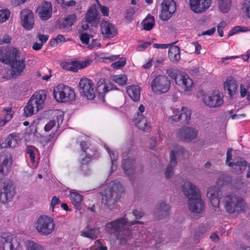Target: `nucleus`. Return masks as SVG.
Masks as SVG:
<instances>
[{"instance_id": "obj_1", "label": "nucleus", "mask_w": 250, "mask_h": 250, "mask_svg": "<svg viewBox=\"0 0 250 250\" xmlns=\"http://www.w3.org/2000/svg\"><path fill=\"white\" fill-rule=\"evenodd\" d=\"M129 215H125L123 217L107 223L105 226V231L109 234H114L119 243L125 244L132 237L130 228L135 224H143L141 221L129 220Z\"/></svg>"}, {"instance_id": "obj_2", "label": "nucleus", "mask_w": 250, "mask_h": 250, "mask_svg": "<svg viewBox=\"0 0 250 250\" xmlns=\"http://www.w3.org/2000/svg\"><path fill=\"white\" fill-rule=\"evenodd\" d=\"M102 194V201L108 208L112 209L117 201L124 191L122 185L117 181H112L104 186Z\"/></svg>"}, {"instance_id": "obj_3", "label": "nucleus", "mask_w": 250, "mask_h": 250, "mask_svg": "<svg viewBox=\"0 0 250 250\" xmlns=\"http://www.w3.org/2000/svg\"><path fill=\"white\" fill-rule=\"evenodd\" d=\"M46 98L45 91H39L34 93L30 98L24 108V115L30 117L42 109Z\"/></svg>"}, {"instance_id": "obj_4", "label": "nucleus", "mask_w": 250, "mask_h": 250, "mask_svg": "<svg viewBox=\"0 0 250 250\" xmlns=\"http://www.w3.org/2000/svg\"><path fill=\"white\" fill-rule=\"evenodd\" d=\"M55 227L53 218L48 215H41L35 223L36 230L40 235L43 236L52 234L55 229Z\"/></svg>"}, {"instance_id": "obj_5", "label": "nucleus", "mask_w": 250, "mask_h": 250, "mask_svg": "<svg viewBox=\"0 0 250 250\" xmlns=\"http://www.w3.org/2000/svg\"><path fill=\"white\" fill-rule=\"evenodd\" d=\"M223 201L226 211L229 213L244 211L246 207L243 200L233 193L224 196Z\"/></svg>"}, {"instance_id": "obj_6", "label": "nucleus", "mask_w": 250, "mask_h": 250, "mask_svg": "<svg viewBox=\"0 0 250 250\" xmlns=\"http://www.w3.org/2000/svg\"><path fill=\"white\" fill-rule=\"evenodd\" d=\"M54 97L59 103L71 102L74 101L76 95L74 90L71 87L60 84L54 89Z\"/></svg>"}, {"instance_id": "obj_7", "label": "nucleus", "mask_w": 250, "mask_h": 250, "mask_svg": "<svg viewBox=\"0 0 250 250\" xmlns=\"http://www.w3.org/2000/svg\"><path fill=\"white\" fill-rule=\"evenodd\" d=\"M224 96L222 92L215 90L205 93L202 97L204 104L211 108H219L224 104Z\"/></svg>"}, {"instance_id": "obj_8", "label": "nucleus", "mask_w": 250, "mask_h": 250, "mask_svg": "<svg viewBox=\"0 0 250 250\" xmlns=\"http://www.w3.org/2000/svg\"><path fill=\"white\" fill-rule=\"evenodd\" d=\"M79 90L82 96L87 100H93L96 96V89L94 83L88 78H83L80 80Z\"/></svg>"}, {"instance_id": "obj_9", "label": "nucleus", "mask_w": 250, "mask_h": 250, "mask_svg": "<svg viewBox=\"0 0 250 250\" xmlns=\"http://www.w3.org/2000/svg\"><path fill=\"white\" fill-rule=\"evenodd\" d=\"M14 59L11 60L10 62H8L11 66V70L4 69V73H6V71L7 72L3 77L7 79L16 78L21 75L25 69V64L23 60L15 61Z\"/></svg>"}, {"instance_id": "obj_10", "label": "nucleus", "mask_w": 250, "mask_h": 250, "mask_svg": "<svg viewBox=\"0 0 250 250\" xmlns=\"http://www.w3.org/2000/svg\"><path fill=\"white\" fill-rule=\"evenodd\" d=\"M170 85V82L167 77L159 76L152 81L151 89L154 92L164 93L169 90Z\"/></svg>"}, {"instance_id": "obj_11", "label": "nucleus", "mask_w": 250, "mask_h": 250, "mask_svg": "<svg viewBox=\"0 0 250 250\" xmlns=\"http://www.w3.org/2000/svg\"><path fill=\"white\" fill-rule=\"evenodd\" d=\"M21 23L26 30H31L35 24V16L33 12L29 9L22 10L20 14Z\"/></svg>"}, {"instance_id": "obj_12", "label": "nucleus", "mask_w": 250, "mask_h": 250, "mask_svg": "<svg viewBox=\"0 0 250 250\" xmlns=\"http://www.w3.org/2000/svg\"><path fill=\"white\" fill-rule=\"evenodd\" d=\"M173 115L168 118V122H177L180 120L188 123L190 119L191 110L188 107H183L180 109H172Z\"/></svg>"}, {"instance_id": "obj_13", "label": "nucleus", "mask_w": 250, "mask_h": 250, "mask_svg": "<svg viewBox=\"0 0 250 250\" xmlns=\"http://www.w3.org/2000/svg\"><path fill=\"white\" fill-rule=\"evenodd\" d=\"M184 153L183 149L179 146H176L170 155V164L167 167L165 176L167 178H170L174 174V168L177 165V158H179Z\"/></svg>"}, {"instance_id": "obj_14", "label": "nucleus", "mask_w": 250, "mask_h": 250, "mask_svg": "<svg viewBox=\"0 0 250 250\" xmlns=\"http://www.w3.org/2000/svg\"><path fill=\"white\" fill-rule=\"evenodd\" d=\"M4 250H16L20 246L18 239L9 232H3L1 235Z\"/></svg>"}, {"instance_id": "obj_15", "label": "nucleus", "mask_w": 250, "mask_h": 250, "mask_svg": "<svg viewBox=\"0 0 250 250\" xmlns=\"http://www.w3.org/2000/svg\"><path fill=\"white\" fill-rule=\"evenodd\" d=\"M176 10V3L173 0H163L160 18L163 21L169 19Z\"/></svg>"}, {"instance_id": "obj_16", "label": "nucleus", "mask_w": 250, "mask_h": 250, "mask_svg": "<svg viewBox=\"0 0 250 250\" xmlns=\"http://www.w3.org/2000/svg\"><path fill=\"white\" fill-rule=\"evenodd\" d=\"M212 2V0H189V6L194 13L201 14L209 8Z\"/></svg>"}, {"instance_id": "obj_17", "label": "nucleus", "mask_w": 250, "mask_h": 250, "mask_svg": "<svg viewBox=\"0 0 250 250\" xmlns=\"http://www.w3.org/2000/svg\"><path fill=\"white\" fill-rule=\"evenodd\" d=\"M12 164V157L9 153L0 154V180L3 179L8 173Z\"/></svg>"}, {"instance_id": "obj_18", "label": "nucleus", "mask_w": 250, "mask_h": 250, "mask_svg": "<svg viewBox=\"0 0 250 250\" xmlns=\"http://www.w3.org/2000/svg\"><path fill=\"white\" fill-rule=\"evenodd\" d=\"M13 195L12 187L9 182H0V202L8 203L12 199Z\"/></svg>"}, {"instance_id": "obj_19", "label": "nucleus", "mask_w": 250, "mask_h": 250, "mask_svg": "<svg viewBox=\"0 0 250 250\" xmlns=\"http://www.w3.org/2000/svg\"><path fill=\"white\" fill-rule=\"evenodd\" d=\"M188 204L189 210L193 213L201 214L205 210V203L201 198V194L188 200Z\"/></svg>"}, {"instance_id": "obj_20", "label": "nucleus", "mask_w": 250, "mask_h": 250, "mask_svg": "<svg viewBox=\"0 0 250 250\" xmlns=\"http://www.w3.org/2000/svg\"><path fill=\"white\" fill-rule=\"evenodd\" d=\"M53 119L48 122L44 126L45 131L54 129L56 130L63 120V112L61 110H56L53 112Z\"/></svg>"}, {"instance_id": "obj_21", "label": "nucleus", "mask_w": 250, "mask_h": 250, "mask_svg": "<svg viewBox=\"0 0 250 250\" xmlns=\"http://www.w3.org/2000/svg\"><path fill=\"white\" fill-rule=\"evenodd\" d=\"M232 149L231 148H228L227 152V159L226 164L229 167L237 166L239 168L240 172H241L243 170H245L247 166L246 161H245L242 158L238 157L233 159H232Z\"/></svg>"}, {"instance_id": "obj_22", "label": "nucleus", "mask_w": 250, "mask_h": 250, "mask_svg": "<svg viewBox=\"0 0 250 250\" xmlns=\"http://www.w3.org/2000/svg\"><path fill=\"white\" fill-rule=\"evenodd\" d=\"M100 16L97 4H92L88 9L85 16V21L91 26H97L100 21Z\"/></svg>"}, {"instance_id": "obj_23", "label": "nucleus", "mask_w": 250, "mask_h": 250, "mask_svg": "<svg viewBox=\"0 0 250 250\" xmlns=\"http://www.w3.org/2000/svg\"><path fill=\"white\" fill-rule=\"evenodd\" d=\"M182 190L188 200L199 196L201 192L200 189L194 184L190 181H186L183 185Z\"/></svg>"}, {"instance_id": "obj_24", "label": "nucleus", "mask_w": 250, "mask_h": 250, "mask_svg": "<svg viewBox=\"0 0 250 250\" xmlns=\"http://www.w3.org/2000/svg\"><path fill=\"white\" fill-rule=\"evenodd\" d=\"M101 32L104 38L111 39L117 34V30L115 25L109 21L105 20L102 21L101 22Z\"/></svg>"}, {"instance_id": "obj_25", "label": "nucleus", "mask_w": 250, "mask_h": 250, "mask_svg": "<svg viewBox=\"0 0 250 250\" xmlns=\"http://www.w3.org/2000/svg\"><path fill=\"white\" fill-rule=\"evenodd\" d=\"M176 83L185 92L191 91L193 86V80L184 72L179 75Z\"/></svg>"}, {"instance_id": "obj_26", "label": "nucleus", "mask_w": 250, "mask_h": 250, "mask_svg": "<svg viewBox=\"0 0 250 250\" xmlns=\"http://www.w3.org/2000/svg\"><path fill=\"white\" fill-rule=\"evenodd\" d=\"M37 12L40 18L46 21L51 18L52 13V7L51 2L43 1L38 6Z\"/></svg>"}, {"instance_id": "obj_27", "label": "nucleus", "mask_w": 250, "mask_h": 250, "mask_svg": "<svg viewBox=\"0 0 250 250\" xmlns=\"http://www.w3.org/2000/svg\"><path fill=\"white\" fill-rule=\"evenodd\" d=\"M18 54V50L15 47L0 48V61L5 64L8 63L11 60L16 58Z\"/></svg>"}, {"instance_id": "obj_28", "label": "nucleus", "mask_w": 250, "mask_h": 250, "mask_svg": "<svg viewBox=\"0 0 250 250\" xmlns=\"http://www.w3.org/2000/svg\"><path fill=\"white\" fill-rule=\"evenodd\" d=\"M220 191V189L215 186L210 187L207 190V197L211 205L215 208H217L219 207Z\"/></svg>"}, {"instance_id": "obj_29", "label": "nucleus", "mask_w": 250, "mask_h": 250, "mask_svg": "<svg viewBox=\"0 0 250 250\" xmlns=\"http://www.w3.org/2000/svg\"><path fill=\"white\" fill-rule=\"evenodd\" d=\"M177 133L180 139L187 141L193 140L197 136V131L192 127H184L179 130Z\"/></svg>"}, {"instance_id": "obj_30", "label": "nucleus", "mask_w": 250, "mask_h": 250, "mask_svg": "<svg viewBox=\"0 0 250 250\" xmlns=\"http://www.w3.org/2000/svg\"><path fill=\"white\" fill-rule=\"evenodd\" d=\"M81 146L83 150V152L81 156L80 168L81 170L83 171V174L84 175H87L89 171L87 167V164L92 160V157L89 153H87L86 152H85V150L84 149V147L83 143L81 144Z\"/></svg>"}, {"instance_id": "obj_31", "label": "nucleus", "mask_w": 250, "mask_h": 250, "mask_svg": "<svg viewBox=\"0 0 250 250\" xmlns=\"http://www.w3.org/2000/svg\"><path fill=\"white\" fill-rule=\"evenodd\" d=\"M224 88L227 91L229 95L232 97L237 92L238 85L234 78L229 76L227 78L224 83Z\"/></svg>"}, {"instance_id": "obj_32", "label": "nucleus", "mask_w": 250, "mask_h": 250, "mask_svg": "<svg viewBox=\"0 0 250 250\" xmlns=\"http://www.w3.org/2000/svg\"><path fill=\"white\" fill-rule=\"evenodd\" d=\"M133 123L139 129L145 131H148L150 127V124L147 121L146 117L142 114L139 113L134 118Z\"/></svg>"}, {"instance_id": "obj_33", "label": "nucleus", "mask_w": 250, "mask_h": 250, "mask_svg": "<svg viewBox=\"0 0 250 250\" xmlns=\"http://www.w3.org/2000/svg\"><path fill=\"white\" fill-rule=\"evenodd\" d=\"M81 235L83 237L88 238L91 239H95L98 237L100 233L99 228H91L88 225L80 232Z\"/></svg>"}, {"instance_id": "obj_34", "label": "nucleus", "mask_w": 250, "mask_h": 250, "mask_svg": "<svg viewBox=\"0 0 250 250\" xmlns=\"http://www.w3.org/2000/svg\"><path fill=\"white\" fill-rule=\"evenodd\" d=\"M77 17L75 14L68 16L61 21L60 28L64 31L70 30L71 26L76 22Z\"/></svg>"}, {"instance_id": "obj_35", "label": "nucleus", "mask_w": 250, "mask_h": 250, "mask_svg": "<svg viewBox=\"0 0 250 250\" xmlns=\"http://www.w3.org/2000/svg\"><path fill=\"white\" fill-rule=\"evenodd\" d=\"M134 160L133 158H128L123 161L122 167L125 173L129 177L133 175L135 171Z\"/></svg>"}, {"instance_id": "obj_36", "label": "nucleus", "mask_w": 250, "mask_h": 250, "mask_svg": "<svg viewBox=\"0 0 250 250\" xmlns=\"http://www.w3.org/2000/svg\"><path fill=\"white\" fill-rule=\"evenodd\" d=\"M20 143V139L19 136L14 134H10L5 142L1 145L2 147H15L19 146Z\"/></svg>"}, {"instance_id": "obj_37", "label": "nucleus", "mask_w": 250, "mask_h": 250, "mask_svg": "<svg viewBox=\"0 0 250 250\" xmlns=\"http://www.w3.org/2000/svg\"><path fill=\"white\" fill-rule=\"evenodd\" d=\"M129 96L134 101H138L140 98V87L138 85H133L126 87Z\"/></svg>"}, {"instance_id": "obj_38", "label": "nucleus", "mask_w": 250, "mask_h": 250, "mask_svg": "<svg viewBox=\"0 0 250 250\" xmlns=\"http://www.w3.org/2000/svg\"><path fill=\"white\" fill-rule=\"evenodd\" d=\"M168 57L174 62H178L180 60V49L177 46H171L168 50Z\"/></svg>"}, {"instance_id": "obj_39", "label": "nucleus", "mask_w": 250, "mask_h": 250, "mask_svg": "<svg viewBox=\"0 0 250 250\" xmlns=\"http://www.w3.org/2000/svg\"><path fill=\"white\" fill-rule=\"evenodd\" d=\"M219 10L223 13H228L231 7L232 0H217Z\"/></svg>"}, {"instance_id": "obj_40", "label": "nucleus", "mask_w": 250, "mask_h": 250, "mask_svg": "<svg viewBox=\"0 0 250 250\" xmlns=\"http://www.w3.org/2000/svg\"><path fill=\"white\" fill-rule=\"evenodd\" d=\"M38 153V149L34 146H28L26 148V154L29 157L32 165L30 166L32 168L34 169L36 167L35 161V155Z\"/></svg>"}, {"instance_id": "obj_41", "label": "nucleus", "mask_w": 250, "mask_h": 250, "mask_svg": "<svg viewBox=\"0 0 250 250\" xmlns=\"http://www.w3.org/2000/svg\"><path fill=\"white\" fill-rule=\"evenodd\" d=\"M1 114L4 116V118L0 121V126H2L12 118L13 111L11 108L6 107L1 110Z\"/></svg>"}, {"instance_id": "obj_42", "label": "nucleus", "mask_w": 250, "mask_h": 250, "mask_svg": "<svg viewBox=\"0 0 250 250\" xmlns=\"http://www.w3.org/2000/svg\"><path fill=\"white\" fill-rule=\"evenodd\" d=\"M111 84L109 85L105 83V80L104 79H100L97 84L96 92L97 91L100 94H103L110 90H111Z\"/></svg>"}, {"instance_id": "obj_43", "label": "nucleus", "mask_w": 250, "mask_h": 250, "mask_svg": "<svg viewBox=\"0 0 250 250\" xmlns=\"http://www.w3.org/2000/svg\"><path fill=\"white\" fill-rule=\"evenodd\" d=\"M91 62V61L87 60L82 62L78 61L72 62V71L76 72L79 69L85 68L89 66Z\"/></svg>"}, {"instance_id": "obj_44", "label": "nucleus", "mask_w": 250, "mask_h": 250, "mask_svg": "<svg viewBox=\"0 0 250 250\" xmlns=\"http://www.w3.org/2000/svg\"><path fill=\"white\" fill-rule=\"evenodd\" d=\"M69 196L72 203L75 206H79L82 201V196L73 190L70 191Z\"/></svg>"}, {"instance_id": "obj_45", "label": "nucleus", "mask_w": 250, "mask_h": 250, "mask_svg": "<svg viewBox=\"0 0 250 250\" xmlns=\"http://www.w3.org/2000/svg\"><path fill=\"white\" fill-rule=\"evenodd\" d=\"M154 23L155 20L154 17L148 15L143 21L144 29L146 30H150L153 27Z\"/></svg>"}, {"instance_id": "obj_46", "label": "nucleus", "mask_w": 250, "mask_h": 250, "mask_svg": "<svg viewBox=\"0 0 250 250\" xmlns=\"http://www.w3.org/2000/svg\"><path fill=\"white\" fill-rule=\"evenodd\" d=\"M111 80L119 85H124L126 84L127 78L125 74H121L118 75L112 76Z\"/></svg>"}, {"instance_id": "obj_47", "label": "nucleus", "mask_w": 250, "mask_h": 250, "mask_svg": "<svg viewBox=\"0 0 250 250\" xmlns=\"http://www.w3.org/2000/svg\"><path fill=\"white\" fill-rule=\"evenodd\" d=\"M105 148L109 153L110 157L111 159V162H112V166H111V171H113L116 170L117 165L116 163V161L118 157V154L115 151H111L109 149V148L105 146Z\"/></svg>"}, {"instance_id": "obj_48", "label": "nucleus", "mask_w": 250, "mask_h": 250, "mask_svg": "<svg viewBox=\"0 0 250 250\" xmlns=\"http://www.w3.org/2000/svg\"><path fill=\"white\" fill-rule=\"evenodd\" d=\"M240 96L242 98L247 96V99L250 103V82L247 86L242 84L240 85Z\"/></svg>"}, {"instance_id": "obj_49", "label": "nucleus", "mask_w": 250, "mask_h": 250, "mask_svg": "<svg viewBox=\"0 0 250 250\" xmlns=\"http://www.w3.org/2000/svg\"><path fill=\"white\" fill-rule=\"evenodd\" d=\"M26 248L27 250H44L41 245L31 241L26 242Z\"/></svg>"}, {"instance_id": "obj_50", "label": "nucleus", "mask_w": 250, "mask_h": 250, "mask_svg": "<svg viewBox=\"0 0 250 250\" xmlns=\"http://www.w3.org/2000/svg\"><path fill=\"white\" fill-rule=\"evenodd\" d=\"M183 72L180 71L178 69L170 68L167 70V73L172 79L174 80L175 83L179 76Z\"/></svg>"}, {"instance_id": "obj_51", "label": "nucleus", "mask_w": 250, "mask_h": 250, "mask_svg": "<svg viewBox=\"0 0 250 250\" xmlns=\"http://www.w3.org/2000/svg\"><path fill=\"white\" fill-rule=\"evenodd\" d=\"M10 11L7 8L0 10V24L6 21L10 18Z\"/></svg>"}, {"instance_id": "obj_52", "label": "nucleus", "mask_w": 250, "mask_h": 250, "mask_svg": "<svg viewBox=\"0 0 250 250\" xmlns=\"http://www.w3.org/2000/svg\"><path fill=\"white\" fill-rule=\"evenodd\" d=\"M83 250H107V248L103 244L102 240L96 241L90 249H86Z\"/></svg>"}, {"instance_id": "obj_53", "label": "nucleus", "mask_w": 250, "mask_h": 250, "mask_svg": "<svg viewBox=\"0 0 250 250\" xmlns=\"http://www.w3.org/2000/svg\"><path fill=\"white\" fill-rule=\"evenodd\" d=\"M242 10L246 16L250 19V0H244L242 4Z\"/></svg>"}, {"instance_id": "obj_54", "label": "nucleus", "mask_w": 250, "mask_h": 250, "mask_svg": "<svg viewBox=\"0 0 250 250\" xmlns=\"http://www.w3.org/2000/svg\"><path fill=\"white\" fill-rule=\"evenodd\" d=\"M249 31V29L247 27H243L241 26H236L233 27L229 33V37L232 36L239 32H245Z\"/></svg>"}, {"instance_id": "obj_55", "label": "nucleus", "mask_w": 250, "mask_h": 250, "mask_svg": "<svg viewBox=\"0 0 250 250\" xmlns=\"http://www.w3.org/2000/svg\"><path fill=\"white\" fill-rule=\"evenodd\" d=\"M137 8L136 7H129L125 14V18L126 20L130 21L133 18V17L135 14V13L137 11Z\"/></svg>"}, {"instance_id": "obj_56", "label": "nucleus", "mask_w": 250, "mask_h": 250, "mask_svg": "<svg viewBox=\"0 0 250 250\" xmlns=\"http://www.w3.org/2000/svg\"><path fill=\"white\" fill-rule=\"evenodd\" d=\"M126 63V59L125 58H121L118 61L115 62L111 64V67L119 69L125 65Z\"/></svg>"}, {"instance_id": "obj_57", "label": "nucleus", "mask_w": 250, "mask_h": 250, "mask_svg": "<svg viewBox=\"0 0 250 250\" xmlns=\"http://www.w3.org/2000/svg\"><path fill=\"white\" fill-rule=\"evenodd\" d=\"M96 1L97 2L98 6L99 7L100 11H101V13L102 14L103 16H104V17H108L109 16V8L105 6L101 5L99 3L98 0H96Z\"/></svg>"}, {"instance_id": "obj_58", "label": "nucleus", "mask_w": 250, "mask_h": 250, "mask_svg": "<svg viewBox=\"0 0 250 250\" xmlns=\"http://www.w3.org/2000/svg\"><path fill=\"white\" fill-rule=\"evenodd\" d=\"M92 37V35H90L87 33H83L80 35V39L83 43L88 44L90 38Z\"/></svg>"}, {"instance_id": "obj_59", "label": "nucleus", "mask_w": 250, "mask_h": 250, "mask_svg": "<svg viewBox=\"0 0 250 250\" xmlns=\"http://www.w3.org/2000/svg\"><path fill=\"white\" fill-rule=\"evenodd\" d=\"M61 201L60 199L56 196H53L51 199L50 209L52 211H54L55 206L59 205Z\"/></svg>"}, {"instance_id": "obj_60", "label": "nucleus", "mask_w": 250, "mask_h": 250, "mask_svg": "<svg viewBox=\"0 0 250 250\" xmlns=\"http://www.w3.org/2000/svg\"><path fill=\"white\" fill-rule=\"evenodd\" d=\"M12 37L8 34H4L2 37L0 39V44L9 43L11 42Z\"/></svg>"}, {"instance_id": "obj_61", "label": "nucleus", "mask_w": 250, "mask_h": 250, "mask_svg": "<svg viewBox=\"0 0 250 250\" xmlns=\"http://www.w3.org/2000/svg\"><path fill=\"white\" fill-rule=\"evenodd\" d=\"M30 0H9V2L13 6H20Z\"/></svg>"}, {"instance_id": "obj_62", "label": "nucleus", "mask_w": 250, "mask_h": 250, "mask_svg": "<svg viewBox=\"0 0 250 250\" xmlns=\"http://www.w3.org/2000/svg\"><path fill=\"white\" fill-rule=\"evenodd\" d=\"M101 46V43L97 40H92L91 43L88 44V48L93 49L94 48H99Z\"/></svg>"}, {"instance_id": "obj_63", "label": "nucleus", "mask_w": 250, "mask_h": 250, "mask_svg": "<svg viewBox=\"0 0 250 250\" xmlns=\"http://www.w3.org/2000/svg\"><path fill=\"white\" fill-rule=\"evenodd\" d=\"M229 114L231 116V118L233 120L239 119L240 118H243L245 117V115L242 114H233V110H230L228 111Z\"/></svg>"}, {"instance_id": "obj_64", "label": "nucleus", "mask_w": 250, "mask_h": 250, "mask_svg": "<svg viewBox=\"0 0 250 250\" xmlns=\"http://www.w3.org/2000/svg\"><path fill=\"white\" fill-rule=\"evenodd\" d=\"M238 58V56H230V57H226L225 58H221L220 61V62L222 63L227 64L229 63V60H231V59H236Z\"/></svg>"}]
</instances>
